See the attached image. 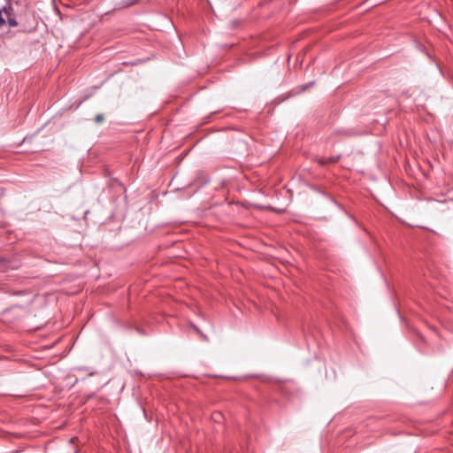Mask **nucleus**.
<instances>
[{
    "label": "nucleus",
    "instance_id": "obj_7",
    "mask_svg": "<svg viewBox=\"0 0 453 453\" xmlns=\"http://www.w3.org/2000/svg\"><path fill=\"white\" fill-rule=\"evenodd\" d=\"M199 334H200V335H201L202 337L205 338V336H204V334H203V333H201V332H200Z\"/></svg>",
    "mask_w": 453,
    "mask_h": 453
},
{
    "label": "nucleus",
    "instance_id": "obj_3",
    "mask_svg": "<svg viewBox=\"0 0 453 453\" xmlns=\"http://www.w3.org/2000/svg\"><path fill=\"white\" fill-rule=\"evenodd\" d=\"M104 115H103V114H97V115L96 116V118H95V121H96V123H101V122H103V121H104Z\"/></svg>",
    "mask_w": 453,
    "mask_h": 453
},
{
    "label": "nucleus",
    "instance_id": "obj_2",
    "mask_svg": "<svg viewBox=\"0 0 453 453\" xmlns=\"http://www.w3.org/2000/svg\"><path fill=\"white\" fill-rule=\"evenodd\" d=\"M7 23H8L9 27H15L19 25L15 17L7 18Z\"/></svg>",
    "mask_w": 453,
    "mask_h": 453
},
{
    "label": "nucleus",
    "instance_id": "obj_1",
    "mask_svg": "<svg viewBox=\"0 0 453 453\" xmlns=\"http://www.w3.org/2000/svg\"><path fill=\"white\" fill-rule=\"evenodd\" d=\"M1 10L3 11V15H4L6 19L9 17H14V10L11 4L4 6Z\"/></svg>",
    "mask_w": 453,
    "mask_h": 453
},
{
    "label": "nucleus",
    "instance_id": "obj_6",
    "mask_svg": "<svg viewBox=\"0 0 453 453\" xmlns=\"http://www.w3.org/2000/svg\"><path fill=\"white\" fill-rule=\"evenodd\" d=\"M193 327L197 333H200L199 329L196 326H194Z\"/></svg>",
    "mask_w": 453,
    "mask_h": 453
},
{
    "label": "nucleus",
    "instance_id": "obj_8",
    "mask_svg": "<svg viewBox=\"0 0 453 453\" xmlns=\"http://www.w3.org/2000/svg\"><path fill=\"white\" fill-rule=\"evenodd\" d=\"M199 334H200V335H201L202 337L205 338V336H204V334H203V333H201V332H200Z\"/></svg>",
    "mask_w": 453,
    "mask_h": 453
},
{
    "label": "nucleus",
    "instance_id": "obj_9",
    "mask_svg": "<svg viewBox=\"0 0 453 453\" xmlns=\"http://www.w3.org/2000/svg\"><path fill=\"white\" fill-rule=\"evenodd\" d=\"M199 334H200V335H201L202 337L205 338V336H204V334H203V333H201V332H200Z\"/></svg>",
    "mask_w": 453,
    "mask_h": 453
},
{
    "label": "nucleus",
    "instance_id": "obj_5",
    "mask_svg": "<svg viewBox=\"0 0 453 453\" xmlns=\"http://www.w3.org/2000/svg\"><path fill=\"white\" fill-rule=\"evenodd\" d=\"M138 2V0H128V2L125 4V6H131L135 4Z\"/></svg>",
    "mask_w": 453,
    "mask_h": 453
},
{
    "label": "nucleus",
    "instance_id": "obj_4",
    "mask_svg": "<svg viewBox=\"0 0 453 453\" xmlns=\"http://www.w3.org/2000/svg\"><path fill=\"white\" fill-rule=\"evenodd\" d=\"M6 23L5 19L3 15V11L0 9V27L4 26Z\"/></svg>",
    "mask_w": 453,
    "mask_h": 453
}]
</instances>
